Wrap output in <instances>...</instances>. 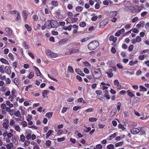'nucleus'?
Instances as JSON below:
<instances>
[{
    "label": "nucleus",
    "instance_id": "nucleus-1",
    "mask_svg": "<svg viewBox=\"0 0 149 149\" xmlns=\"http://www.w3.org/2000/svg\"><path fill=\"white\" fill-rule=\"evenodd\" d=\"M99 46V43L97 41L94 40L90 42L88 45V48L90 50H93Z\"/></svg>",
    "mask_w": 149,
    "mask_h": 149
},
{
    "label": "nucleus",
    "instance_id": "nucleus-2",
    "mask_svg": "<svg viewBox=\"0 0 149 149\" xmlns=\"http://www.w3.org/2000/svg\"><path fill=\"white\" fill-rule=\"evenodd\" d=\"M45 53L47 55L52 58H55L58 56V54L53 52L49 49L46 50Z\"/></svg>",
    "mask_w": 149,
    "mask_h": 149
},
{
    "label": "nucleus",
    "instance_id": "nucleus-3",
    "mask_svg": "<svg viewBox=\"0 0 149 149\" xmlns=\"http://www.w3.org/2000/svg\"><path fill=\"white\" fill-rule=\"evenodd\" d=\"M50 21L51 24V27L52 28H56L58 26V22L52 19Z\"/></svg>",
    "mask_w": 149,
    "mask_h": 149
},
{
    "label": "nucleus",
    "instance_id": "nucleus-4",
    "mask_svg": "<svg viewBox=\"0 0 149 149\" xmlns=\"http://www.w3.org/2000/svg\"><path fill=\"white\" fill-rule=\"evenodd\" d=\"M92 75L94 77L95 79H99L101 75V74L100 72H97V71H94Z\"/></svg>",
    "mask_w": 149,
    "mask_h": 149
},
{
    "label": "nucleus",
    "instance_id": "nucleus-5",
    "mask_svg": "<svg viewBox=\"0 0 149 149\" xmlns=\"http://www.w3.org/2000/svg\"><path fill=\"white\" fill-rule=\"evenodd\" d=\"M22 16L24 20L26 21L27 19V16L28 15V11L27 10H24L22 11Z\"/></svg>",
    "mask_w": 149,
    "mask_h": 149
},
{
    "label": "nucleus",
    "instance_id": "nucleus-6",
    "mask_svg": "<svg viewBox=\"0 0 149 149\" xmlns=\"http://www.w3.org/2000/svg\"><path fill=\"white\" fill-rule=\"evenodd\" d=\"M136 7H137L138 9H137L136 8L134 7H133V9L132 10V13H134L136 12L139 13L141 10V9L139 6L137 5L136 6Z\"/></svg>",
    "mask_w": 149,
    "mask_h": 149
},
{
    "label": "nucleus",
    "instance_id": "nucleus-7",
    "mask_svg": "<svg viewBox=\"0 0 149 149\" xmlns=\"http://www.w3.org/2000/svg\"><path fill=\"white\" fill-rule=\"evenodd\" d=\"M140 132V130L139 129L136 127H132L131 130V133L134 134H138Z\"/></svg>",
    "mask_w": 149,
    "mask_h": 149
},
{
    "label": "nucleus",
    "instance_id": "nucleus-8",
    "mask_svg": "<svg viewBox=\"0 0 149 149\" xmlns=\"http://www.w3.org/2000/svg\"><path fill=\"white\" fill-rule=\"evenodd\" d=\"M118 11H113L110 12V13L109 16L110 17H115L118 14Z\"/></svg>",
    "mask_w": 149,
    "mask_h": 149
},
{
    "label": "nucleus",
    "instance_id": "nucleus-9",
    "mask_svg": "<svg viewBox=\"0 0 149 149\" xmlns=\"http://www.w3.org/2000/svg\"><path fill=\"white\" fill-rule=\"evenodd\" d=\"M5 145L7 149H12L13 147V144L12 142H10Z\"/></svg>",
    "mask_w": 149,
    "mask_h": 149
},
{
    "label": "nucleus",
    "instance_id": "nucleus-10",
    "mask_svg": "<svg viewBox=\"0 0 149 149\" xmlns=\"http://www.w3.org/2000/svg\"><path fill=\"white\" fill-rule=\"evenodd\" d=\"M75 71L77 74L82 76H84L85 75L81 71V70L80 69H75Z\"/></svg>",
    "mask_w": 149,
    "mask_h": 149
},
{
    "label": "nucleus",
    "instance_id": "nucleus-11",
    "mask_svg": "<svg viewBox=\"0 0 149 149\" xmlns=\"http://www.w3.org/2000/svg\"><path fill=\"white\" fill-rule=\"evenodd\" d=\"M36 74L37 76H39L41 75V73L39 69L35 66L33 67Z\"/></svg>",
    "mask_w": 149,
    "mask_h": 149
},
{
    "label": "nucleus",
    "instance_id": "nucleus-12",
    "mask_svg": "<svg viewBox=\"0 0 149 149\" xmlns=\"http://www.w3.org/2000/svg\"><path fill=\"white\" fill-rule=\"evenodd\" d=\"M5 30L8 33L10 36H11L12 34L13 31L10 28L6 27L5 29Z\"/></svg>",
    "mask_w": 149,
    "mask_h": 149
},
{
    "label": "nucleus",
    "instance_id": "nucleus-13",
    "mask_svg": "<svg viewBox=\"0 0 149 149\" xmlns=\"http://www.w3.org/2000/svg\"><path fill=\"white\" fill-rule=\"evenodd\" d=\"M12 141L15 145H17L18 144V139L16 136H14L12 137Z\"/></svg>",
    "mask_w": 149,
    "mask_h": 149
},
{
    "label": "nucleus",
    "instance_id": "nucleus-14",
    "mask_svg": "<svg viewBox=\"0 0 149 149\" xmlns=\"http://www.w3.org/2000/svg\"><path fill=\"white\" fill-rule=\"evenodd\" d=\"M73 28L74 29L73 31V33H76L77 32V30L78 29V27L76 24H74L72 26Z\"/></svg>",
    "mask_w": 149,
    "mask_h": 149
},
{
    "label": "nucleus",
    "instance_id": "nucleus-15",
    "mask_svg": "<svg viewBox=\"0 0 149 149\" xmlns=\"http://www.w3.org/2000/svg\"><path fill=\"white\" fill-rule=\"evenodd\" d=\"M45 25L46 26V28L47 29L51 28L50 26V21L49 20H47L45 22Z\"/></svg>",
    "mask_w": 149,
    "mask_h": 149
},
{
    "label": "nucleus",
    "instance_id": "nucleus-16",
    "mask_svg": "<svg viewBox=\"0 0 149 149\" xmlns=\"http://www.w3.org/2000/svg\"><path fill=\"white\" fill-rule=\"evenodd\" d=\"M51 4L54 7H57L58 6V3L57 1H52L51 2Z\"/></svg>",
    "mask_w": 149,
    "mask_h": 149
},
{
    "label": "nucleus",
    "instance_id": "nucleus-17",
    "mask_svg": "<svg viewBox=\"0 0 149 149\" xmlns=\"http://www.w3.org/2000/svg\"><path fill=\"white\" fill-rule=\"evenodd\" d=\"M0 61L1 62H2L3 63L6 64L8 65H9V63L8 61L4 58H1L0 59Z\"/></svg>",
    "mask_w": 149,
    "mask_h": 149
},
{
    "label": "nucleus",
    "instance_id": "nucleus-18",
    "mask_svg": "<svg viewBox=\"0 0 149 149\" xmlns=\"http://www.w3.org/2000/svg\"><path fill=\"white\" fill-rule=\"evenodd\" d=\"M72 25H70L66 27L64 26L63 28V29L65 30H68V31H70L72 29Z\"/></svg>",
    "mask_w": 149,
    "mask_h": 149
},
{
    "label": "nucleus",
    "instance_id": "nucleus-19",
    "mask_svg": "<svg viewBox=\"0 0 149 149\" xmlns=\"http://www.w3.org/2000/svg\"><path fill=\"white\" fill-rule=\"evenodd\" d=\"M53 132V130H49L46 134V138L47 139H48L49 137L51 135Z\"/></svg>",
    "mask_w": 149,
    "mask_h": 149
},
{
    "label": "nucleus",
    "instance_id": "nucleus-20",
    "mask_svg": "<svg viewBox=\"0 0 149 149\" xmlns=\"http://www.w3.org/2000/svg\"><path fill=\"white\" fill-rule=\"evenodd\" d=\"M6 72L8 74H10L11 73V71L9 66H6L5 68Z\"/></svg>",
    "mask_w": 149,
    "mask_h": 149
},
{
    "label": "nucleus",
    "instance_id": "nucleus-21",
    "mask_svg": "<svg viewBox=\"0 0 149 149\" xmlns=\"http://www.w3.org/2000/svg\"><path fill=\"white\" fill-rule=\"evenodd\" d=\"M109 40L113 42L114 43L116 42L117 40V38L113 36H111L109 38Z\"/></svg>",
    "mask_w": 149,
    "mask_h": 149
},
{
    "label": "nucleus",
    "instance_id": "nucleus-22",
    "mask_svg": "<svg viewBox=\"0 0 149 149\" xmlns=\"http://www.w3.org/2000/svg\"><path fill=\"white\" fill-rule=\"evenodd\" d=\"M55 131L58 136L61 135L63 133V131L61 129H59L57 130H55Z\"/></svg>",
    "mask_w": 149,
    "mask_h": 149
},
{
    "label": "nucleus",
    "instance_id": "nucleus-23",
    "mask_svg": "<svg viewBox=\"0 0 149 149\" xmlns=\"http://www.w3.org/2000/svg\"><path fill=\"white\" fill-rule=\"evenodd\" d=\"M79 52V50L77 49H73L70 52V54H73L77 53Z\"/></svg>",
    "mask_w": 149,
    "mask_h": 149
},
{
    "label": "nucleus",
    "instance_id": "nucleus-24",
    "mask_svg": "<svg viewBox=\"0 0 149 149\" xmlns=\"http://www.w3.org/2000/svg\"><path fill=\"white\" fill-rule=\"evenodd\" d=\"M114 85L116 86L119 88L121 87V85H119V83L118 80L116 79L114 81Z\"/></svg>",
    "mask_w": 149,
    "mask_h": 149
},
{
    "label": "nucleus",
    "instance_id": "nucleus-25",
    "mask_svg": "<svg viewBox=\"0 0 149 149\" xmlns=\"http://www.w3.org/2000/svg\"><path fill=\"white\" fill-rule=\"evenodd\" d=\"M140 91H147V89L142 85H140L139 86Z\"/></svg>",
    "mask_w": 149,
    "mask_h": 149
},
{
    "label": "nucleus",
    "instance_id": "nucleus-26",
    "mask_svg": "<svg viewBox=\"0 0 149 149\" xmlns=\"http://www.w3.org/2000/svg\"><path fill=\"white\" fill-rule=\"evenodd\" d=\"M109 21V18H106L103 21V27L105 26L106 24H107Z\"/></svg>",
    "mask_w": 149,
    "mask_h": 149
},
{
    "label": "nucleus",
    "instance_id": "nucleus-27",
    "mask_svg": "<svg viewBox=\"0 0 149 149\" xmlns=\"http://www.w3.org/2000/svg\"><path fill=\"white\" fill-rule=\"evenodd\" d=\"M53 113L52 112H50L47 113L45 115L46 117L49 118H52V115Z\"/></svg>",
    "mask_w": 149,
    "mask_h": 149
},
{
    "label": "nucleus",
    "instance_id": "nucleus-28",
    "mask_svg": "<svg viewBox=\"0 0 149 149\" xmlns=\"http://www.w3.org/2000/svg\"><path fill=\"white\" fill-rule=\"evenodd\" d=\"M67 41V40L66 39H61L59 42V45H63L65 42Z\"/></svg>",
    "mask_w": 149,
    "mask_h": 149
},
{
    "label": "nucleus",
    "instance_id": "nucleus-29",
    "mask_svg": "<svg viewBox=\"0 0 149 149\" xmlns=\"http://www.w3.org/2000/svg\"><path fill=\"white\" fill-rule=\"evenodd\" d=\"M49 93V91L47 90H45L42 92V95L43 97H45Z\"/></svg>",
    "mask_w": 149,
    "mask_h": 149
},
{
    "label": "nucleus",
    "instance_id": "nucleus-30",
    "mask_svg": "<svg viewBox=\"0 0 149 149\" xmlns=\"http://www.w3.org/2000/svg\"><path fill=\"white\" fill-rule=\"evenodd\" d=\"M20 139L21 142H23L24 141L25 139L24 135L22 134H21L20 135Z\"/></svg>",
    "mask_w": 149,
    "mask_h": 149
},
{
    "label": "nucleus",
    "instance_id": "nucleus-31",
    "mask_svg": "<svg viewBox=\"0 0 149 149\" xmlns=\"http://www.w3.org/2000/svg\"><path fill=\"white\" fill-rule=\"evenodd\" d=\"M68 70L69 72L71 73H73L74 72L73 68L71 66H68Z\"/></svg>",
    "mask_w": 149,
    "mask_h": 149
},
{
    "label": "nucleus",
    "instance_id": "nucleus-32",
    "mask_svg": "<svg viewBox=\"0 0 149 149\" xmlns=\"http://www.w3.org/2000/svg\"><path fill=\"white\" fill-rule=\"evenodd\" d=\"M20 13L19 12H17V16L15 19L16 21H18L19 20L21 19V17L20 15Z\"/></svg>",
    "mask_w": 149,
    "mask_h": 149
},
{
    "label": "nucleus",
    "instance_id": "nucleus-33",
    "mask_svg": "<svg viewBox=\"0 0 149 149\" xmlns=\"http://www.w3.org/2000/svg\"><path fill=\"white\" fill-rule=\"evenodd\" d=\"M34 75V73L33 72H31L27 76V77L29 79H31Z\"/></svg>",
    "mask_w": 149,
    "mask_h": 149
},
{
    "label": "nucleus",
    "instance_id": "nucleus-34",
    "mask_svg": "<svg viewBox=\"0 0 149 149\" xmlns=\"http://www.w3.org/2000/svg\"><path fill=\"white\" fill-rule=\"evenodd\" d=\"M14 114L17 117H20V116H20L21 115L20 111L18 110L17 111H15Z\"/></svg>",
    "mask_w": 149,
    "mask_h": 149
},
{
    "label": "nucleus",
    "instance_id": "nucleus-35",
    "mask_svg": "<svg viewBox=\"0 0 149 149\" xmlns=\"http://www.w3.org/2000/svg\"><path fill=\"white\" fill-rule=\"evenodd\" d=\"M19 118H15V120L16 121H18L19 120L22 121H23L24 119V116H20V117H19Z\"/></svg>",
    "mask_w": 149,
    "mask_h": 149
},
{
    "label": "nucleus",
    "instance_id": "nucleus-36",
    "mask_svg": "<svg viewBox=\"0 0 149 149\" xmlns=\"http://www.w3.org/2000/svg\"><path fill=\"white\" fill-rule=\"evenodd\" d=\"M14 128L16 131L19 132L20 130V128L18 125H14Z\"/></svg>",
    "mask_w": 149,
    "mask_h": 149
},
{
    "label": "nucleus",
    "instance_id": "nucleus-37",
    "mask_svg": "<svg viewBox=\"0 0 149 149\" xmlns=\"http://www.w3.org/2000/svg\"><path fill=\"white\" fill-rule=\"evenodd\" d=\"M23 46L25 49L29 48V45L26 44V42L25 41L23 42Z\"/></svg>",
    "mask_w": 149,
    "mask_h": 149
},
{
    "label": "nucleus",
    "instance_id": "nucleus-38",
    "mask_svg": "<svg viewBox=\"0 0 149 149\" xmlns=\"http://www.w3.org/2000/svg\"><path fill=\"white\" fill-rule=\"evenodd\" d=\"M127 92L128 93V95L129 96L131 97H135V95L134 94L132 93L131 92H130L129 90H127Z\"/></svg>",
    "mask_w": 149,
    "mask_h": 149
},
{
    "label": "nucleus",
    "instance_id": "nucleus-39",
    "mask_svg": "<svg viewBox=\"0 0 149 149\" xmlns=\"http://www.w3.org/2000/svg\"><path fill=\"white\" fill-rule=\"evenodd\" d=\"M76 10L77 12H80L82 11L83 10V8L81 6H78L76 7Z\"/></svg>",
    "mask_w": 149,
    "mask_h": 149
},
{
    "label": "nucleus",
    "instance_id": "nucleus-40",
    "mask_svg": "<svg viewBox=\"0 0 149 149\" xmlns=\"http://www.w3.org/2000/svg\"><path fill=\"white\" fill-rule=\"evenodd\" d=\"M138 62L137 61H135L134 62L132 61H131L129 62V65L131 66H132L134 64L137 63Z\"/></svg>",
    "mask_w": 149,
    "mask_h": 149
},
{
    "label": "nucleus",
    "instance_id": "nucleus-41",
    "mask_svg": "<svg viewBox=\"0 0 149 149\" xmlns=\"http://www.w3.org/2000/svg\"><path fill=\"white\" fill-rule=\"evenodd\" d=\"M21 124L22 125V127H24L27 126V123L26 121H23L21 123Z\"/></svg>",
    "mask_w": 149,
    "mask_h": 149
},
{
    "label": "nucleus",
    "instance_id": "nucleus-42",
    "mask_svg": "<svg viewBox=\"0 0 149 149\" xmlns=\"http://www.w3.org/2000/svg\"><path fill=\"white\" fill-rule=\"evenodd\" d=\"M107 148L108 149H114V146L113 144H110L107 146Z\"/></svg>",
    "mask_w": 149,
    "mask_h": 149
},
{
    "label": "nucleus",
    "instance_id": "nucleus-43",
    "mask_svg": "<svg viewBox=\"0 0 149 149\" xmlns=\"http://www.w3.org/2000/svg\"><path fill=\"white\" fill-rule=\"evenodd\" d=\"M14 82L15 84L17 86L19 84V80L17 78L15 79Z\"/></svg>",
    "mask_w": 149,
    "mask_h": 149
},
{
    "label": "nucleus",
    "instance_id": "nucleus-44",
    "mask_svg": "<svg viewBox=\"0 0 149 149\" xmlns=\"http://www.w3.org/2000/svg\"><path fill=\"white\" fill-rule=\"evenodd\" d=\"M118 127L122 129L123 130H124L126 129V128L123 125L121 124H119L118 125Z\"/></svg>",
    "mask_w": 149,
    "mask_h": 149
},
{
    "label": "nucleus",
    "instance_id": "nucleus-45",
    "mask_svg": "<svg viewBox=\"0 0 149 149\" xmlns=\"http://www.w3.org/2000/svg\"><path fill=\"white\" fill-rule=\"evenodd\" d=\"M25 27L26 28L28 31H31V28L30 26H29L28 24H25Z\"/></svg>",
    "mask_w": 149,
    "mask_h": 149
},
{
    "label": "nucleus",
    "instance_id": "nucleus-46",
    "mask_svg": "<svg viewBox=\"0 0 149 149\" xmlns=\"http://www.w3.org/2000/svg\"><path fill=\"white\" fill-rule=\"evenodd\" d=\"M6 104L7 106H9L10 108H12L13 107V105L11 103L10 101H7L6 102Z\"/></svg>",
    "mask_w": 149,
    "mask_h": 149
},
{
    "label": "nucleus",
    "instance_id": "nucleus-47",
    "mask_svg": "<svg viewBox=\"0 0 149 149\" xmlns=\"http://www.w3.org/2000/svg\"><path fill=\"white\" fill-rule=\"evenodd\" d=\"M65 140V138L63 137L61 138H58L57 139V141L58 142H62Z\"/></svg>",
    "mask_w": 149,
    "mask_h": 149
},
{
    "label": "nucleus",
    "instance_id": "nucleus-48",
    "mask_svg": "<svg viewBox=\"0 0 149 149\" xmlns=\"http://www.w3.org/2000/svg\"><path fill=\"white\" fill-rule=\"evenodd\" d=\"M123 143V142H120L118 143H117L115 144V146L116 147H118L122 146Z\"/></svg>",
    "mask_w": 149,
    "mask_h": 149
},
{
    "label": "nucleus",
    "instance_id": "nucleus-49",
    "mask_svg": "<svg viewBox=\"0 0 149 149\" xmlns=\"http://www.w3.org/2000/svg\"><path fill=\"white\" fill-rule=\"evenodd\" d=\"M79 26L81 27H84L86 26V24L85 22H80L79 24Z\"/></svg>",
    "mask_w": 149,
    "mask_h": 149
},
{
    "label": "nucleus",
    "instance_id": "nucleus-50",
    "mask_svg": "<svg viewBox=\"0 0 149 149\" xmlns=\"http://www.w3.org/2000/svg\"><path fill=\"white\" fill-rule=\"evenodd\" d=\"M4 67L3 65H1L0 66V72L2 74H3L4 73Z\"/></svg>",
    "mask_w": 149,
    "mask_h": 149
},
{
    "label": "nucleus",
    "instance_id": "nucleus-51",
    "mask_svg": "<svg viewBox=\"0 0 149 149\" xmlns=\"http://www.w3.org/2000/svg\"><path fill=\"white\" fill-rule=\"evenodd\" d=\"M38 16L36 15H34L32 17V18L33 19V20L35 21H37L38 20Z\"/></svg>",
    "mask_w": 149,
    "mask_h": 149
},
{
    "label": "nucleus",
    "instance_id": "nucleus-52",
    "mask_svg": "<svg viewBox=\"0 0 149 149\" xmlns=\"http://www.w3.org/2000/svg\"><path fill=\"white\" fill-rule=\"evenodd\" d=\"M97 120V119L96 118H90L89 119V121L92 122H95Z\"/></svg>",
    "mask_w": 149,
    "mask_h": 149
},
{
    "label": "nucleus",
    "instance_id": "nucleus-53",
    "mask_svg": "<svg viewBox=\"0 0 149 149\" xmlns=\"http://www.w3.org/2000/svg\"><path fill=\"white\" fill-rule=\"evenodd\" d=\"M30 141H28V140H26L24 141V145L25 146H28L29 145V144H30Z\"/></svg>",
    "mask_w": 149,
    "mask_h": 149
},
{
    "label": "nucleus",
    "instance_id": "nucleus-54",
    "mask_svg": "<svg viewBox=\"0 0 149 149\" xmlns=\"http://www.w3.org/2000/svg\"><path fill=\"white\" fill-rule=\"evenodd\" d=\"M20 109L21 110V113L23 116V115L25 113V111L24 110L23 107L22 106H20Z\"/></svg>",
    "mask_w": 149,
    "mask_h": 149
},
{
    "label": "nucleus",
    "instance_id": "nucleus-55",
    "mask_svg": "<svg viewBox=\"0 0 149 149\" xmlns=\"http://www.w3.org/2000/svg\"><path fill=\"white\" fill-rule=\"evenodd\" d=\"M77 101L79 102L86 103L85 101L83 99V98H79L77 100Z\"/></svg>",
    "mask_w": 149,
    "mask_h": 149
},
{
    "label": "nucleus",
    "instance_id": "nucleus-56",
    "mask_svg": "<svg viewBox=\"0 0 149 149\" xmlns=\"http://www.w3.org/2000/svg\"><path fill=\"white\" fill-rule=\"evenodd\" d=\"M51 143V141L49 140H47L46 141V145L47 146H49Z\"/></svg>",
    "mask_w": 149,
    "mask_h": 149
},
{
    "label": "nucleus",
    "instance_id": "nucleus-57",
    "mask_svg": "<svg viewBox=\"0 0 149 149\" xmlns=\"http://www.w3.org/2000/svg\"><path fill=\"white\" fill-rule=\"evenodd\" d=\"M116 112L117 110L116 109H113L111 112V114L113 116L116 114Z\"/></svg>",
    "mask_w": 149,
    "mask_h": 149
},
{
    "label": "nucleus",
    "instance_id": "nucleus-58",
    "mask_svg": "<svg viewBox=\"0 0 149 149\" xmlns=\"http://www.w3.org/2000/svg\"><path fill=\"white\" fill-rule=\"evenodd\" d=\"M94 109L93 108H90L86 110L85 111L88 112H91L93 111Z\"/></svg>",
    "mask_w": 149,
    "mask_h": 149
},
{
    "label": "nucleus",
    "instance_id": "nucleus-59",
    "mask_svg": "<svg viewBox=\"0 0 149 149\" xmlns=\"http://www.w3.org/2000/svg\"><path fill=\"white\" fill-rule=\"evenodd\" d=\"M16 91L15 89H14V88L12 89V91H11V93L12 94L13 96H16Z\"/></svg>",
    "mask_w": 149,
    "mask_h": 149
},
{
    "label": "nucleus",
    "instance_id": "nucleus-60",
    "mask_svg": "<svg viewBox=\"0 0 149 149\" xmlns=\"http://www.w3.org/2000/svg\"><path fill=\"white\" fill-rule=\"evenodd\" d=\"M32 118V116L30 114H28L27 116V118L26 119V120L28 121H30Z\"/></svg>",
    "mask_w": 149,
    "mask_h": 149
},
{
    "label": "nucleus",
    "instance_id": "nucleus-61",
    "mask_svg": "<svg viewBox=\"0 0 149 149\" xmlns=\"http://www.w3.org/2000/svg\"><path fill=\"white\" fill-rule=\"evenodd\" d=\"M83 64L84 65L86 66H91V65L90 63L87 61H85L84 62Z\"/></svg>",
    "mask_w": 149,
    "mask_h": 149
},
{
    "label": "nucleus",
    "instance_id": "nucleus-62",
    "mask_svg": "<svg viewBox=\"0 0 149 149\" xmlns=\"http://www.w3.org/2000/svg\"><path fill=\"white\" fill-rule=\"evenodd\" d=\"M3 126L4 128L7 129L8 128V125L7 123L5 122H3Z\"/></svg>",
    "mask_w": 149,
    "mask_h": 149
},
{
    "label": "nucleus",
    "instance_id": "nucleus-63",
    "mask_svg": "<svg viewBox=\"0 0 149 149\" xmlns=\"http://www.w3.org/2000/svg\"><path fill=\"white\" fill-rule=\"evenodd\" d=\"M28 54L33 59L34 58L35 56H34V55H33V54L31 52H29L28 53Z\"/></svg>",
    "mask_w": 149,
    "mask_h": 149
},
{
    "label": "nucleus",
    "instance_id": "nucleus-64",
    "mask_svg": "<svg viewBox=\"0 0 149 149\" xmlns=\"http://www.w3.org/2000/svg\"><path fill=\"white\" fill-rule=\"evenodd\" d=\"M136 40L137 42H139L141 41V38L139 36L136 37Z\"/></svg>",
    "mask_w": 149,
    "mask_h": 149
}]
</instances>
